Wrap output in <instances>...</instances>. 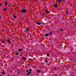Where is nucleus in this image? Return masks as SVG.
I'll return each mask as SVG.
<instances>
[{"label": "nucleus", "instance_id": "nucleus-25", "mask_svg": "<svg viewBox=\"0 0 76 76\" xmlns=\"http://www.w3.org/2000/svg\"><path fill=\"white\" fill-rule=\"evenodd\" d=\"M60 31H63V30L62 29H61L60 30Z\"/></svg>", "mask_w": 76, "mask_h": 76}, {"label": "nucleus", "instance_id": "nucleus-8", "mask_svg": "<svg viewBox=\"0 0 76 76\" xmlns=\"http://www.w3.org/2000/svg\"><path fill=\"white\" fill-rule=\"evenodd\" d=\"M25 31H29V29L28 28H26V29L25 30Z\"/></svg>", "mask_w": 76, "mask_h": 76}, {"label": "nucleus", "instance_id": "nucleus-27", "mask_svg": "<svg viewBox=\"0 0 76 76\" xmlns=\"http://www.w3.org/2000/svg\"><path fill=\"white\" fill-rule=\"evenodd\" d=\"M15 12H16V11L15 10Z\"/></svg>", "mask_w": 76, "mask_h": 76}, {"label": "nucleus", "instance_id": "nucleus-23", "mask_svg": "<svg viewBox=\"0 0 76 76\" xmlns=\"http://www.w3.org/2000/svg\"><path fill=\"white\" fill-rule=\"evenodd\" d=\"M23 20H24L25 19V17H23Z\"/></svg>", "mask_w": 76, "mask_h": 76}, {"label": "nucleus", "instance_id": "nucleus-3", "mask_svg": "<svg viewBox=\"0 0 76 76\" xmlns=\"http://www.w3.org/2000/svg\"><path fill=\"white\" fill-rule=\"evenodd\" d=\"M32 72V70L31 69H29L28 70H26V73H28V72Z\"/></svg>", "mask_w": 76, "mask_h": 76}, {"label": "nucleus", "instance_id": "nucleus-35", "mask_svg": "<svg viewBox=\"0 0 76 76\" xmlns=\"http://www.w3.org/2000/svg\"><path fill=\"white\" fill-rule=\"evenodd\" d=\"M70 1L71 0H69Z\"/></svg>", "mask_w": 76, "mask_h": 76}, {"label": "nucleus", "instance_id": "nucleus-1", "mask_svg": "<svg viewBox=\"0 0 76 76\" xmlns=\"http://www.w3.org/2000/svg\"><path fill=\"white\" fill-rule=\"evenodd\" d=\"M26 12V10H25V9H23L22 11L23 13H25V12Z\"/></svg>", "mask_w": 76, "mask_h": 76}, {"label": "nucleus", "instance_id": "nucleus-11", "mask_svg": "<svg viewBox=\"0 0 76 76\" xmlns=\"http://www.w3.org/2000/svg\"><path fill=\"white\" fill-rule=\"evenodd\" d=\"M7 2L6 1L4 4L5 6H7Z\"/></svg>", "mask_w": 76, "mask_h": 76}, {"label": "nucleus", "instance_id": "nucleus-17", "mask_svg": "<svg viewBox=\"0 0 76 76\" xmlns=\"http://www.w3.org/2000/svg\"><path fill=\"white\" fill-rule=\"evenodd\" d=\"M65 13L66 14H67L68 13V11L67 10H66V11H65Z\"/></svg>", "mask_w": 76, "mask_h": 76}, {"label": "nucleus", "instance_id": "nucleus-13", "mask_svg": "<svg viewBox=\"0 0 76 76\" xmlns=\"http://www.w3.org/2000/svg\"><path fill=\"white\" fill-rule=\"evenodd\" d=\"M7 7H6V8H4L3 10L4 11H6V10H7Z\"/></svg>", "mask_w": 76, "mask_h": 76}, {"label": "nucleus", "instance_id": "nucleus-29", "mask_svg": "<svg viewBox=\"0 0 76 76\" xmlns=\"http://www.w3.org/2000/svg\"><path fill=\"white\" fill-rule=\"evenodd\" d=\"M1 4H0V6H1Z\"/></svg>", "mask_w": 76, "mask_h": 76}, {"label": "nucleus", "instance_id": "nucleus-28", "mask_svg": "<svg viewBox=\"0 0 76 76\" xmlns=\"http://www.w3.org/2000/svg\"><path fill=\"white\" fill-rule=\"evenodd\" d=\"M3 31H4V29H3Z\"/></svg>", "mask_w": 76, "mask_h": 76}, {"label": "nucleus", "instance_id": "nucleus-6", "mask_svg": "<svg viewBox=\"0 0 76 76\" xmlns=\"http://www.w3.org/2000/svg\"><path fill=\"white\" fill-rule=\"evenodd\" d=\"M30 74H31V72H28L27 74V75H29Z\"/></svg>", "mask_w": 76, "mask_h": 76}, {"label": "nucleus", "instance_id": "nucleus-24", "mask_svg": "<svg viewBox=\"0 0 76 76\" xmlns=\"http://www.w3.org/2000/svg\"><path fill=\"white\" fill-rule=\"evenodd\" d=\"M73 50V49H72L70 51V52H72V51Z\"/></svg>", "mask_w": 76, "mask_h": 76}, {"label": "nucleus", "instance_id": "nucleus-15", "mask_svg": "<svg viewBox=\"0 0 76 76\" xmlns=\"http://www.w3.org/2000/svg\"><path fill=\"white\" fill-rule=\"evenodd\" d=\"M7 42H8V43H10V40H7Z\"/></svg>", "mask_w": 76, "mask_h": 76}, {"label": "nucleus", "instance_id": "nucleus-5", "mask_svg": "<svg viewBox=\"0 0 76 76\" xmlns=\"http://www.w3.org/2000/svg\"><path fill=\"white\" fill-rule=\"evenodd\" d=\"M22 58H23V60H24V61H26V58L25 57H22Z\"/></svg>", "mask_w": 76, "mask_h": 76}, {"label": "nucleus", "instance_id": "nucleus-9", "mask_svg": "<svg viewBox=\"0 0 76 76\" xmlns=\"http://www.w3.org/2000/svg\"><path fill=\"white\" fill-rule=\"evenodd\" d=\"M45 37H48V36H49V34H45Z\"/></svg>", "mask_w": 76, "mask_h": 76}, {"label": "nucleus", "instance_id": "nucleus-19", "mask_svg": "<svg viewBox=\"0 0 76 76\" xmlns=\"http://www.w3.org/2000/svg\"><path fill=\"white\" fill-rule=\"evenodd\" d=\"M47 56L49 57L50 56V54H49V53L47 54Z\"/></svg>", "mask_w": 76, "mask_h": 76}, {"label": "nucleus", "instance_id": "nucleus-20", "mask_svg": "<svg viewBox=\"0 0 76 76\" xmlns=\"http://www.w3.org/2000/svg\"><path fill=\"white\" fill-rule=\"evenodd\" d=\"M2 43H4V40H3L2 41Z\"/></svg>", "mask_w": 76, "mask_h": 76}, {"label": "nucleus", "instance_id": "nucleus-2", "mask_svg": "<svg viewBox=\"0 0 76 76\" xmlns=\"http://www.w3.org/2000/svg\"><path fill=\"white\" fill-rule=\"evenodd\" d=\"M18 52H22V51H23V49L22 48L19 49L18 50Z\"/></svg>", "mask_w": 76, "mask_h": 76}, {"label": "nucleus", "instance_id": "nucleus-14", "mask_svg": "<svg viewBox=\"0 0 76 76\" xmlns=\"http://www.w3.org/2000/svg\"><path fill=\"white\" fill-rule=\"evenodd\" d=\"M37 72L38 73H40V72H41V71L40 70H37Z\"/></svg>", "mask_w": 76, "mask_h": 76}, {"label": "nucleus", "instance_id": "nucleus-16", "mask_svg": "<svg viewBox=\"0 0 76 76\" xmlns=\"http://www.w3.org/2000/svg\"><path fill=\"white\" fill-rule=\"evenodd\" d=\"M49 35H52V32L51 31H50V33L49 34Z\"/></svg>", "mask_w": 76, "mask_h": 76}, {"label": "nucleus", "instance_id": "nucleus-12", "mask_svg": "<svg viewBox=\"0 0 76 76\" xmlns=\"http://www.w3.org/2000/svg\"><path fill=\"white\" fill-rule=\"evenodd\" d=\"M45 12L46 13H49V12L48 11V10H45Z\"/></svg>", "mask_w": 76, "mask_h": 76}, {"label": "nucleus", "instance_id": "nucleus-26", "mask_svg": "<svg viewBox=\"0 0 76 76\" xmlns=\"http://www.w3.org/2000/svg\"><path fill=\"white\" fill-rule=\"evenodd\" d=\"M45 63H47V60H45Z\"/></svg>", "mask_w": 76, "mask_h": 76}, {"label": "nucleus", "instance_id": "nucleus-34", "mask_svg": "<svg viewBox=\"0 0 76 76\" xmlns=\"http://www.w3.org/2000/svg\"><path fill=\"white\" fill-rule=\"evenodd\" d=\"M29 65H28V66H29Z\"/></svg>", "mask_w": 76, "mask_h": 76}, {"label": "nucleus", "instance_id": "nucleus-33", "mask_svg": "<svg viewBox=\"0 0 76 76\" xmlns=\"http://www.w3.org/2000/svg\"><path fill=\"white\" fill-rule=\"evenodd\" d=\"M0 18H1V17L0 16Z\"/></svg>", "mask_w": 76, "mask_h": 76}, {"label": "nucleus", "instance_id": "nucleus-22", "mask_svg": "<svg viewBox=\"0 0 76 76\" xmlns=\"http://www.w3.org/2000/svg\"><path fill=\"white\" fill-rule=\"evenodd\" d=\"M16 55L17 56H18V55H19V53H18V52H17V53H16Z\"/></svg>", "mask_w": 76, "mask_h": 76}, {"label": "nucleus", "instance_id": "nucleus-10", "mask_svg": "<svg viewBox=\"0 0 76 76\" xmlns=\"http://www.w3.org/2000/svg\"><path fill=\"white\" fill-rule=\"evenodd\" d=\"M1 74H2L3 75H4L5 74V72H1Z\"/></svg>", "mask_w": 76, "mask_h": 76}, {"label": "nucleus", "instance_id": "nucleus-7", "mask_svg": "<svg viewBox=\"0 0 76 76\" xmlns=\"http://www.w3.org/2000/svg\"><path fill=\"white\" fill-rule=\"evenodd\" d=\"M54 6L55 7H57V3L54 4Z\"/></svg>", "mask_w": 76, "mask_h": 76}, {"label": "nucleus", "instance_id": "nucleus-32", "mask_svg": "<svg viewBox=\"0 0 76 76\" xmlns=\"http://www.w3.org/2000/svg\"><path fill=\"white\" fill-rule=\"evenodd\" d=\"M21 21H23V20H21Z\"/></svg>", "mask_w": 76, "mask_h": 76}, {"label": "nucleus", "instance_id": "nucleus-31", "mask_svg": "<svg viewBox=\"0 0 76 76\" xmlns=\"http://www.w3.org/2000/svg\"><path fill=\"white\" fill-rule=\"evenodd\" d=\"M62 0V1H64V0Z\"/></svg>", "mask_w": 76, "mask_h": 76}, {"label": "nucleus", "instance_id": "nucleus-18", "mask_svg": "<svg viewBox=\"0 0 76 76\" xmlns=\"http://www.w3.org/2000/svg\"><path fill=\"white\" fill-rule=\"evenodd\" d=\"M58 2H61V0H57Z\"/></svg>", "mask_w": 76, "mask_h": 76}, {"label": "nucleus", "instance_id": "nucleus-4", "mask_svg": "<svg viewBox=\"0 0 76 76\" xmlns=\"http://www.w3.org/2000/svg\"><path fill=\"white\" fill-rule=\"evenodd\" d=\"M36 24V25H41V23L38 22H37Z\"/></svg>", "mask_w": 76, "mask_h": 76}, {"label": "nucleus", "instance_id": "nucleus-21", "mask_svg": "<svg viewBox=\"0 0 76 76\" xmlns=\"http://www.w3.org/2000/svg\"><path fill=\"white\" fill-rule=\"evenodd\" d=\"M17 17L16 16V15H14V18H16Z\"/></svg>", "mask_w": 76, "mask_h": 76}, {"label": "nucleus", "instance_id": "nucleus-30", "mask_svg": "<svg viewBox=\"0 0 76 76\" xmlns=\"http://www.w3.org/2000/svg\"><path fill=\"white\" fill-rule=\"evenodd\" d=\"M56 68H55V70H56Z\"/></svg>", "mask_w": 76, "mask_h": 76}]
</instances>
